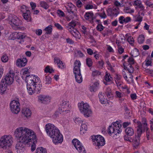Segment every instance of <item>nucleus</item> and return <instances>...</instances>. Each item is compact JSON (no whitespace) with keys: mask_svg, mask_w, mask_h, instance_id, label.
Segmentation results:
<instances>
[{"mask_svg":"<svg viewBox=\"0 0 153 153\" xmlns=\"http://www.w3.org/2000/svg\"><path fill=\"white\" fill-rule=\"evenodd\" d=\"M14 135L19 140L15 147L17 153L23 152L25 150L26 145L36 138V134L33 130L25 127H21L16 129Z\"/></svg>","mask_w":153,"mask_h":153,"instance_id":"obj_1","label":"nucleus"},{"mask_svg":"<svg viewBox=\"0 0 153 153\" xmlns=\"http://www.w3.org/2000/svg\"><path fill=\"white\" fill-rule=\"evenodd\" d=\"M45 129L47 134L53 138V141L55 144L61 143L63 141V136L59 130L53 124H47Z\"/></svg>","mask_w":153,"mask_h":153,"instance_id":"obj_2","label":"nucleus"},{"mask_svg":"<svg viewBox=\"0 0 153 153\" xmlns=\"http://www.w3.org/2000/svg\"><path fill=\"white\" fill-rule=\"evenodd\" d=\"M13 138L11 135H4L0 138V149H8L13 142Z\"/></svg>","mask_w":153,"mask_h":153,"instance_id":"obj_3","label":"nucleus"},{"mask_svg":"<svg viewBox=\"0 0 153 153\" xmlns=\"http://www.w3.org/2000/svg\"><path fill=\"white\" fill-rule=\"evenodd\" d=\"M8 19L13 29L16 30L24 28L23 27L21 26L22 25V21L16 16L11 15H9Z\"/></svg>","mask_w":153,"mask_h":153,"instance_id":"obj_4","label":"nucleus"},{"mask_svg":"<svg viewBox=\"0 0 153 153\" xmlns=\"http://www.w3.org/2000/svg\"><path fill=\"white\" fill-rule=\"evenodd\" d=\"M81 63L79 60H76L74 63V73L75 74V77L76 82L81 83L82 81L80 70Z\"/></svg>","mask_w":153,"mask_h":153,"instance_id":"obj_5","label":"nucleus"},{"mask_svg":"<svg viewBox=\"0 0 153 153\" xmlns=\"http://www.w3.org/2000/svg\"><path fill=\"white\" fill-rule=\"evenodd\" d=\"M121 126L118 122L114 123L110 126L108 129V134L112 136L119 134L122 131Z\"/></svg>","mask_w":153,"mask_h":153,"instance_id":"obj_6","label":"nucleus"},{"mask_svg":"<svg viewBox=\"0 0 153 153\" xmlns=\"http://www.w3.org/2000/svg\"><path fill=\"white\" fill-rule=\"evenodd\" d=\"M78 107L81 113L83 114L85 117H88L92 114V111L87 103H84L82 102L78 104Z\"/></svg>","mask_w":153,"mask_h":153,"instance_id":"obj_7","label":"nucleus"},{"mask_svg":"<svg viewBox=\"0 0 153 153\" xmlns=\"http://www.w3.org/2000/svg\"><path fill=\"white\" fill-rule=\"evenodd\" d=\"M91 139L94 143V144L98 147L102 146L105 144L104 138L100 135L92 136Z\"/></svg>","mask_w":153,"mask_h":153,"instance_id":"obj_8","label":"nucleus"},{"mask_svg":"<svg viewBox=\"0 0 153 153\" xmlns=\"http://www.w3.org/2000/svg\"><path fill=\"white\" fill-rule=\"evenodd\" d=\"M20 105L19 102L18 101H12L10 104V108L12 112L14 114H18L20 110Z\"/></svg>","mask_w":153,"mask_h":153,"instance_id":"obj_9","label":"nucleus"},{"mask_svg":"<svg viewBox=\"0 0 153 153\" xmlns=\"http://www.w3.org/2000/svg\"><path fill=\"white\" fill-rule=\"evenodd\" d=\"M15 74L13 72L10 70L9 72L4 76V79L5 83L7 85H10L13 83L14 80Z\"/></svg>","mask_w":153,"mask_h":153,"instance_id":"obj_10","label":"nucleus"},{"mask_svg":"<svg viewBox=\"0 0 153 153\" xmlns=\"http://www.w3.org/2000/svg\"><path fill=\"white\" fill-rule=\"evenodd\" d=\"M25 80L27 83V85H32L36 83H37L39 82V78L35 76L27 75Z\"/></svg>","mask_w":153,"mask_h":153,"instance_id":"obj_11","label":"nucleus"},{"mask_svg":"<svg viewBox=\"0 0 153 153\" xmlns=\"http://www.w3.org/2000/svg\"><path fill=\"white\" fill-rule=\"evenodd\" d=\"M60 107L59 108V111H61L62 114H64L68 113L70 111V108L69 107V103L68 102L64 101L62 102Z\"/></svg>","mask_w":153,"mask_h":153,"instance_id":"obj_12","label":"nucleus"},{"mask_svg":"<svg viewBox=\"0 0 153 153\" xmlns=\"http://www.w3.org/2000/svg\"><path fill=\"white\" fill-rule=\"evenodd\" d=\"M72 143L76 149L79 152H85V151L80 142L77 139H74Z\"/></svg>","mask_w":153,"mask_h":153,"instance_id":"obj_13","label":"nucleus"},{"mask_svg":"<svg viewBox=\"0 0 153 153\" xmlns=\"http://www.w3.org/2000/svg\"><path fill=\"white\" fill-rule=\"evenodd\" d=\"M107 11L108 16H117L120 13V10L119 8L116 7L112 9H108Z\"/></svg>","mask_w":153,"mask_h":153,"instance_id":"obj_14","label":"nucleus"},{"mask_svg":"<svg viewBox=\"0 0 153 153\" xmlns=\"http://www.w3.org/2000/svg\"><path fill=\"white\" fill-rule=\"evenodd\" d=\"M27 60L26 58L23 57L18 59L16 62V65L19 67H22L25 66L27 63Z\"/></svg>","mask_w":153,"mask_h":153,"instance_id":"obj_15","label":"nucleus"},{"mask_svg":"<svg viewBox=\"0 0 153 153\" xmlns=\"http://www.w3.org/2000/svg\"><path fill=\"white\" fill-rule=\"evenodd\" d=\"M67 8L68 12L69 13H72L74 16L76 15L77 10L76 6L71 3L69 4Z\"/></svg>","mask_w":153,"mask_h":153,"instance_id":"obj_16","label":"nucleus"},{"mask_svg":"<svg viewBox=\"0 0 153 153\" xmlns=\"http://www.w3.org/2000/svg\"><path fill=\"white\" fill-rule=\"evenodd\" d=\"M39 100L42 103H46L50 102V98L49 96H46L42 95L39 97Z\"/></svg>","mask_w":153,"mask_h":153,"instance_id":"obj_17","label":"nucleus"},{"mask_svg":"<svg viewBox=\"0 0 153 153\" xmlns=\"http://www.w3.org/2000/svg\"><path fill=\"white\" fill-rule=\"evenodd\" d=\"M76 122L77 121V122H78L79 121V122L80 123H82V124L81 126V128H80V133L81 134H84L85 132L87 130V124H86V123H83L82 121H81L79 120L78 119H76L75 120Z\"/></svg>","mask_w":153,"mask_h":153,"instance_id":"obj_18","label":"nucleus"},{"mask_svg":"<svg viewBox=\"0 0 153 153\" xmlns=\"http://www.w3.org/2000/svg\"><path fill=\"white\" fill-rule=\"evenodd\" d=\"M93 16L94 14L92 12H87L85 13L84 16L85 19L91 22L94 19Z\"/></svg>","mask_w":153,"mask_h":153,"instance_id":"obj_19","label":"nucleus"},{"mask_svg":"<svg viewBox=\"0 0 153 153\" xmlns=\"http://www.w3.org/2000/svg\"><path fill=\"white\" fill-rule=\"evenodd\" d=\"M32 85H30L32 86L33 89L34 90L36 94H38L40 93V91L41 89L42 86L41 85L37 84V83H35Z\"/></svg>","mask_w":153,"mask_h":153,"instance_id":"obj_20","label":"nucleus"},{"mask_svg":"<svg viewBox=\"0 0 153 153\" xmlns=\"http://www.w3.org/2000/svg\"><path fill=\"white\" fill-rule=\"evenodd\" d=\"M131 21V18L129 17L125 18L124 16H122L119 18V22L121 24H123L124 23H127Z\"/></svg>","mask_w":153,"mask_h":153,"instance_id":"obj_21","label":"nucleus"},{"mask_svg":"<svg viewBox=\"0 0 153 153\" xmlns=\"http://www.w3.org/2000/svg\"><path fill=\"white\" fill-rule=\"evenodd\" d=\"M137 136L140 137L143 131H144L142 128V126L140 122L137 121Z\"/></svg>","mask_w":153,"mask_h":153,"instance_id":"obj_22","label":"nucleus"},{"mask_svg":"<svg viewBox=\"0 0 153 153\" xmlns=\"http://www.w3.org/2000/svg\"><path fill=\"white\" fill-rule=\"evenodd\" d=\"M69 31L75 38L78 39H80V34L76 29H74L71 30H69Z\"/></svg>","mask_w":153,"mask_h":153,"instance_id":"obj_23","label":"nucleus"},{"mask_svg":"<svg viewBox=\"0 0 153 153\" xmlns=\"http://www.w3.org/2000/svg\"><path fill=\"white\" fill-rule=\"evenodd\" d=\"M133 144L134 147L137 148L139 146L140 143V137H136L132 140Z\"/></svg>","mask_w":153,"mask_h":153,"instance_id":"obj_24","label":"nucleus"},{"mask_svg":"<svg viewBox=\"0 0 153 153\" xmlns=\"http://www.w3.org/2000/svg\"><path fill=\"white\" fill-rule=\"evenodd\" d=\"M22 113L26 117H30L31 114L30 110L27 108H23L22 110Z\"/></svg>","mask_w":153,"mask_h":153,"instance_id":"obj_25","label":"nucleus"},{"mask_svg":"<svg viewBox=\"0 0 153 153\" xmlns=\"http://www.w3.org/2000/svg\"><path fill=\"white\" fill-rule=\"evenodd\" d=\"M125 131L127 135L129 136H132L134 133L133 129L131 127L126 128L125 130Z\"/></svg>","mask_w":153,"mask_h":153,"instance_id":"obj_26","label":"nucleus"},{"mask_svg":"<svg viewBox=\"0 0 153 153\" xmlns=\"http://www.w3.org/2000/svg\"><path fill=\"white\" fill-rule=\"evenodd\" d=\"M5 85H7L6 83H5V81L2 79L0 84V93H3L6 87Z\"/></svg>","mask_w":153,"mask_h":153,"instance_id":"obj_27","label":"nucleus"},{"mask_svg":"<svg viewBox=\"0 0 153 153\" xmlns=\"http://www.w3.org/2000/svg\"><path fill=\"white\" fill-rule=\"evenodd\" d=\"M99 85L98 82H95L92 86H91L90 90L91 91L95 92L97 89Z\"/></svg>","mask_w":153,"mask_h":153,"instance_id":"obj_28","label":"nucleus"},{"mask_svg":"<svg viewBox=\"0 0 153 153\" xmlns=\"http://www.w3.org/2000/svg\"><path fill=\"white\" fill-rule=\"evenodd\" d=\"M125 112L124 114V117L126 119H128L131 116V113L127 107H125Z\"/></svg>","mask_w":153,"mask_h":153,"instance_id":"obj_29","label":"nucleus"},{"mask_svg":"<svg viewBox=\"0 0 153 153\" xmlns=\"http://www.w3.org/2000/svg\"><path fill=\"white\" fill-rule=\"evenodd\" d=\"M23 16L25 19L27 21H30L31 19L30 11H27V12L23 13Z\"/></svg>","mask_w":153,"mask_h":153,"instance_id":"obj_30","label":"nucleus"},{"mask_svg":"<svg viewBox=\"0 0 153 153\" xmlns=\"http://www.w3.org/2000/svg\"><path fill=\"white\" fill-rule=\"evenodd\" d=\"M56 63L57 64L58 67L61 68H62L64 67V65L62 62L59 59H58L56 58H55L54 59V62H56Z\"/></svg>","mask_w":153,"mask_h":153,"instance_id":"obj_31","label":"nucleus"},{"mask_svg":"<svg viewBox=\"0 0 153 153\" xmlns=\"http://www.w3.org/2000/svg\"><path fill=\"white\" fill-rule=\"evenodd\" d=\"M99 98L100 99V101L102 104H105L107 102V100L104 98L103 95H102V93H100L98 95Z\"/></svg>","mask_w":153,"mask_h":153,"instance_id":"obj_32","label":"nucleus"},{"mask_svg":"<svg viewBox=\"0 0 153 153\" xmlns=\"http://www.w3.org/2000/svg\"><path fill=\"white\" fill-rule=\"evenodd\" d=\"M131 65V64H128L127 66L124 65V69L125 70L127 69L129 73H132L134 72V68Z\"/></svg>","mask_w":153,"mask_h":153,"instance_id":"obj_33","label":"nucleus"},{"mask_svg":"<svg viewBox=\"0 0 153 153\" xmlns=\"http://www.w3.org/2000/svg\"><path fill=\"white\" fill-rule=\"evenodd\" d=\"M14 35H16V38L18 39H23L25 38L26 36L25 33H15Z\"/></svg>","mask_w":153,"mask_h":153,"instance_id":"obj_34","label":"nucleus"},{"mask_svg":"<svg viewBox=\"0 0 153 153\" xmlns=\"http://www.w3.org/2000/svg\"><path fill=\"white\" fill-rule=\"evenodd\" d=\"M69 26L70 27H68V30H72L74 29V27L76 26V22L74 21H72L68 24Z\"/></svg>","mask_w":153,"mask_h":153,"instance_id":"obj_35","label":"nucleus"},{"mask_svg":"<svg viewBox=\"0 0 153 153\" xmlns=\"http://www.w3.org/2000/svg\"><path fill=\"white\" fill-rule=\"evenodd\" d=\"M36 153H47V151L42 147H39L36 149Z\"/></svg>","mask_w":153,"mask_h":153,"instance_id":"obj_36","label":"nucleus"},{"mask_svg":"<svg viewBox=\"0 0 153 153\" xmlns=\"http://www.w3.org/2000/svg\"><path fill=\"white\" fill-rule=\"evenodd\" d=\"M27 89L28 90V92L29 94L30 95H32L35 93L34 90L33 89V87L30 85H27Z\"/></svg>","mask_w":153,"mask_h":153,"instance_id":"obj_37","label":"nucleus"},{"mask_svg":"<svg viewBox=\"0 0 153 153\" xmlns=\"http://www.w3.org/2000/svg\"><path fill=\"white\" fill-rule=\"evenodd\" d=\"M46 31L45 33L47 34H50L51 33L52 28V26L51 25H50L46 27L44 30Z\"/></svg>","mask_w":153,"mask_h":153,"instance_id":"obj_38","label":"nucleus"},{"mask_svg":"<svg viewBox=\"0 0 153 153\" xmlns=\"http://www.w3.org/2000/svg\"><path fill=\"white\" fill-rule=\"evenodd\" d=\"M40 5L41 7L45 9H48L49 7L48 5L47 4V3L44 1H43L40 2Z\"/></svg>","mask_w":153,"mask_h":153,"instance_id":"obj_39","label":"nucleus"},{"mask_svg":"<svg viewBox=\"0 0 153 153\" xmlns=\"http://www.w3.org/2000/svg\"><path fill=\"white\" fill-rule=\"evenodd\" d=\"M86 63L87 65L90 67L92 66L93 64V62L92 59L89 58H87L86 60Z\"/></svg>","mask_w":153,"mask_h":153,"instance_id":"obj_40","label":"nucleus"},{"mask_svg":"<svg viewBox=\"0 0 153 153\" xmlns=\"http://www.w3.org/2000/svg\"><path fill=\"white\" fill-rule=\"evenodd\" d=\"M54 70L53 68H50V66L48 65L47 66V67L45 68L44 71L45 73H51L54 72Z\"/></svg>","mask_w":153,"mask_h":153,"instance_id":"obj_41","label":"nucleus"},{"mask_svg":"<svg viewBox=\"0 0 153 153\" xmlns=\"http://www.w3.org/2000/svg\"><path fill=\"white\" fill-rule=\"evenodd\" d=\"M21 11L23 13L27 12V11H30L28 7L25 5H23L20 7Z\"/></svg>","mask_w":153,"mask_h":153,"instance_id":"obj_42","label":"nucleus"},{"mask_svg":"<svg viewBox=\"0 0 153 153\" xmlns=\"http://www.w3.org/2000/svg\"><path fill=\"white\" fill-rule=\"evenodd\" d=\"M144 41V36L143 35H140L138 38V43L140 44L143 43Z\"/></svg>","mask_w":153,"mask_h":153,"instance_id":"obj_43","label":"nucleus"},{"mask_svg":"<svg viewBox=\"0 0 153 153\" xmlns=\"http://www.w3.org/2000/svg\"><path fill=\"white\" fill-rule=\"evenodd\" d=\"M105 79L107 82H110L111 81V77L110 76L109 74H108L107 72L106 73V74L105 76Z\"/></svg>","mask_w":153,"mask_h":153,"instance_id":"obj_44","label":"nucleus"},{"mask_svg":"<svg viewBox=\"0 0 153 153\" xmlns=\"http://www.w3.org/2000/svg\"><path fill=\"white\" fill-rule=\"evenodd\" d=\"M142 4V3L140 1L138 0H135L134 1L133 5L134 6H136L137 7H139Z\"/></svg>","mask_w":153,"mask_h":153,"instance_id":"obj_45","label":"nucleus"},{"mask_svg":"<svg viewBox=\"0 0 153 153\" xmlns=\"http://www.w3.org/2000/svg\"><path fill=\"white\" fill-rule=\"evenodd\" d=\"M1 60L2 62H6L8 60V57L6 55L4 54L2 56Z\"/></svg>","mask_w":153,"mask_h":153,"instance_id":"obj_46","label":"nucleus"},{"mask_svg":"<svg viewBox=\"0 0 153 153\" xmlns=\"http://www.w3.org/2000/svg\"><path fill=\"white\" fill-rule=\"evenodd\" d=\"M138 50L136 49L135 50H134L131 52V54H132V56L133 57H136L138 55Z\"/></svg>","mask_w":153,"mask_h":153,"instance_id":"obj_47","label":"nucleus"},{"mask_svg":"<svg viewBox=\"0 0 153 153\" xmlns=\"http://www.w3.org/2000/svg\"><path fill=\"white\" fill-rule=\"evenodd\" d=\"M45 81L46 84H49L51 83V77L49 76H45Z\"/></svg>","mask_w":153,"mask_h":153,"instance_id":"obj_48","label":"nucleus"},{"mask_svg":"<svg viewBox=\"0 0 153 153\" xmlns=\"http://www.w3.org/2000/svg\"><path fill=\"white\" fill-rule=\"evenodd\" d=\"M128 41L131 45L133 44L134 42V38L131 37H129L127 39Z\"/></svg>","mask_w":153,"mask_h":153,"instance_id":"obj_49","label":"nucleus"},{"mask_svg":"<svg viewBox=\"0 0 153 153\" xmlns=\"http://www.w3.org/2000/svg\"><path fill=\"white\" fill-rule=\"evenodd\" d=\"M128 64H133L134 63V60L132 57H130L128 59Z\"/></svg>","mask_w":153,"mask_h":153,"instance_id":"obj_50","label":"nucleus"},{"mask_svg":"<svg viewBox=\"0 0 153 153\" xmlns=\"http://www.w3.org/2000/svg\"><path fill=\"white\" fill-rule=\"evenodd\" d=\"M141 125L142 126V128L144 131L145 129H146L147 128V124L146 123V121H145L144 123H143L142 124H141Z\"/></svg>","mask_w":153,"mask_h":153,"instance_id":"obj_51","label":"nucleus"},{"mask_svg":"<svg viewBox=\"0 0 153 153\" xmlns=\"http://www.w3.org/2000/svg\"><path fill=\"white\" fill-rule=\"evenodd\" d=\"M93 5L90 4H87L85 6V8L86 10H89L93 8Z\"/></svg>","mask_w":153,"mask_h":153,"instance_id":"obj_52","label":"nucleus"},{"mask_svg":"<svg viewBox=\"0 0 153 153\" xmlns=\"http://www.w3.org/2000/svg\"><path fill=\"white\" fill-rule=\"evenodd\" d=\"M96 28L98 31H101L103 30L104 27L102 25L99 24L97 27Z\"/></svg>","mask_w":153,"mask_h":153,"instance_id":"obj_53","label":"nucleus"},{"mask_svg":"<svg viewBox=\"0 0 153 153\" xmlns=\"http://www.w3.org/2000/svg\"><path fill=\"white\" fill-rule=\"evenodd\" d=\"M87 52L90 55H92L93 54H95L96 53V52H95L94 53L92 50L90 48H88L87 49Z\"/></svg>","mask_w":153,"mask_h":153,"instance_id":"obj_54","label":"nucleus"},{"mask_svg":"<svg viewBox=\"0 0 153 153\" xmlns=\"http://www.w3.org/2000/svg\"><path fill=\"white\" fill-rule=\"evenodd\" d=\"M54 25L55 26L57 27V28L59 30H62L63 29L62 27L59 23H55Z\"/></svg>","mask_w":153,"mask_h":153,"instance_id":"obj_55","label":"nucleus"},{"mask_svg":"<svg viewBox=\"0 0 153 153\" xmlns=\"http://www.w3.org/2000/svg\"><path fill=\"white\" fill-rule=\"evenodd\" d=\"M118 51L120 54H121L124 52V49L121 46H119L118 47Z\"/></svg>","mask_w":153,"mask_h":153,"instance_id":"obj_56","label":"nucleus"},{"mask_svg":"<svg viewBox=\"0 0 153 153\" xmlns=\"http://www.w3.org/2000/svg\"><path fill=\"white\" fill-rule=\"evenodd\" d=\"M76 6L78 7H81L82 6V4L80 0H78L76 2Z\"/></svg>","mask_w":153,"mask_h":153,"instance_id":"obj_57","label":"nucleus"},{"mask_svg":"<svg viewBox=\"0 0 153 153\" xmlns=\"http://www.w3.org/2000/svg\"><path fill=\"white\" fill-rule=\"evenodd\" d=\"M100 73L98 71H93L92 74L93 76H97L100 75Z\"/></svg>","mask_w":153,"mask_h":153,"instance_id":"obj_58","label":"nucleus"},{"mask_svg":"<svg viewBox=\"0 0 153 153\" xmlns=\"http://www.w3.org/2000/svg\"><path fill=\"white\" fill-rule=\"evenodd\" d=\"M142 17L140 16V12H139L138 13V16L137 17V21L141 22L142 21Z\"/></svg>","mask_w":153,"mask_h":153,"instance_id":"obj_59","label":"nucleus"},{"mask_svg":"<svg viewBox=\"0 0 153 153\" xmlns=\"http://www.w3.org/2000/svg\"><path fill=\"white\" fill-rule=\"evenodd\" d=\"M122 74L124 78L128 82L129 81L128 79H127L128 78V77L127 76V75L126 74L125 72L124 71H123L122 72Z\"/></svg>","mask_w":153,"mask_h":153,"instance_id":"obj_60","label":"nucleus"},{"mask_svg":"<svg viewBox=\"0 0 153 153\" xmlns=\"http://www.w3.org/2000/svg\"><path fill=\"white\" fill-rule=\"evenodd\" d=\"M121 78V76L119 75H117L116 76L114 77V79L115 81H116L120 80Z\"/></svg>","mask_w":153,"mask_h":153,"instance_id":"obj_61","label":"nucleus"},{"mask_svg":"<svg viewBox=\"0 0 153 153\" xmlns=\"http://www.w3.org/2000/svg\"><path fill=\"white\" fill-rule=\"evenodd\" d=\"M57 13L58 14L61 16H65V14L63 12L60 10H58Z\"/></svg>","mask_w":153,"mask_h":153,"instance_id":"obj_62","label":"nucleus"},{"mask_svg":"<svg viewBox=\"0 0 153 153\" xmlns=\"http://www.w3.org/2000/svg\"><path fill=\"white\" fill-rule=\"evenodd\" d=\"M100 16L103 19H105L106 17V15L104 11L102 13H101Z\"/></svg>","mask_w":153,"mask_h":153,"instance_id":"obj_63","label":"nucleus"},{"mask_svg":"<svg viewBox=\"0 0 153 153\" xmlns=\"http://www.w3.org/2000/svg\"><path fill=\"white\" fill-rule=\"evenodd\" d=\"M150 129L152 131L153 130V119H152L150 121Z\"/></svg>","mask_w":153,"mask_h":153,"instance_id":"obj_64","label":"nucleus"}]
</instances>
